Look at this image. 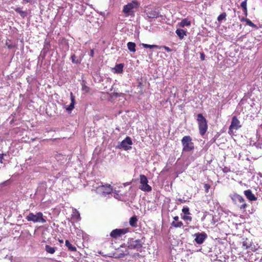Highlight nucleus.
Segmentation results:
<instances>
[{
	"instance_id": "obj_1",
	"label": "nucleus",
	"mask_w": 262,
	"mask_h": 262,
	"mask_svg": "<svg viewBox=\"0 0 262 262\" xmlns=\"http://www.w3.org/2000/svg\"><path fill=\"white\" fill-rule=\"evenodd\" d=\"M140 4L137 0H134L123 7V12L125 16L135 15V10L140 7Z\"/></svg>"
},
{
	"instance_id": "obj_2",
	"label": "nucleus",
	"mask_w": 262,
	"mask_h": 262,
	"mask_svg": "<svg viewBox=\"0 0 262 262\" xmlns=\"http://www.w3.org/2000/svg\"><path fill=\"white\" fill-rule=\"evenodd\" d=\"M196 121L199 126V133L201 136H203L208 129L207 120L202 114H199L197 115Z\"/></svg>"
},
{
	"instance_id": "obj_3",
	"label": "nucleus",
	"mask_w": 262,
	"mask_h": 262,
	"mask_svg": "<svg viewBox=\"0 0 262 262\" xmlns=\"http://www.w3.org/2000/svg\"><path fill=\"white\" fill-rule=\"evenodd\" d=\"M183 151H192L194 150V143L190 136H185L181 140Z\"/></svg>"
},
{
	"instance_id": "obj_4",
	"label": "nucleus",
	"mask_w": 262,
	"mask_h": 262,
	"mask_svg": "<svg viewBox=\"0 0 262 262\" xmlns=\"http://www.w3.org/2000/svg\"><path fill=\"white\" fill-rule=\"evenodd\" d=\"M26 219L28 222H33V223L40 222L45 223L46 222V220L41 212H38L36 214L30 212L26 217Z\"/></svg>"
},
{
	"instance_id": "obj_5",
	"label": "nucleus",
	"mask_w": 262,
	"mask_h": 262,
	"mask_svg": "<svg viewBox=\"0 0 262 262\" xmlns=\"http://www.w3.org/2000/svg\"><path fill=\"white\" fill-rule=\"evenodd\" d=\"M231 198L233 203L241 209L245 210L246 208L247 204L243 196L238 194L235 193L231 195Z\"/></svg>"
},
{
	"instance_id": "obj_6",
	"label": "nucleus",
	"mask_w": 262,
	"mask_h": 262,
	"mask_svg": "<svg viewBox=\"0 0 262 262\" xmlns=\"http://www.w3.org/2000/svg\"><path fill=\"white\" fill-rule=\"evenodd\" d=\"M140 185L139 188L142 191L150 192L152 190L151 187L148 184V181L147 177L143 174L140 175Z\"/></svg>"
},
{
	"instance_id": "obj_7",
	"label": "nucleus",
	"mask_w": 262,
	"mask_h": 262,
	"mask_svg": "<svg viewBox=\"0 0 262 262\" xmlns=\"http://www.w3.org/2000/svg\"><path fill=\"white\" fill-rule=\"evenodd\" d=\"M143 243L141 239H134L130 238L127 242L128 247L130 249H136L139 250L143 247Z\"/></svg>"
},
{
	"instance_id": "obj_8",
	"label": "nucleus",
	"mask_w": 262,
	"mask_h": 262,
	"mask_svg": "<svg viewBox=\"0 0 262 262\" xmlns=\"http://www.w3.org/2000/svg\"><path fill=\"white\" fill-rule=\"evenodd\" d=\"M128 228L116 229L112 231L110 236L113 238H117L121 237L123 235L128 233Z\"/></svg>"
},
{
	"instance_id": "obj_9",
	"label": "nucleus",
	"mask_w": 262,
	"mask_h": 262,
	"mask_svg": "<svg viewBox=\"0 0 262 262\" xmlns=\"http://www.w3.org/2000/svg\"><path fill=\"white\" fill-rule=\"evenodd\" d=\"M133 144V142L129 137H126L118 146L119 148H123L125 150L130 149L132 148L131 145Z\"/></svg>"
},
{
	"instance_id": "obj_10",
	"label": "nucleus",
	"mask_w": 262,
	"mask_h": 262,
	"mask_svg": "<svg viewBox=\"0 0 262 262\" xmlns=\"http://www.w3.org/2000/svg\"><path fill=\"white\" fill-rule=\"evenodd\" d=\"M193 236L195 237L194 241L196 242V243L200 245L203 244L205 240L207 238V235L206 233L202 232L195 233L193 235Z\"/></svg>"
},
{
	"instance_id": "obj_11",
	"label": "nucleus",
	"mask_w": 262,
	"mask_h": 262,
	"mask_svg": "<svg viewBox=\"0 0 262 262\" xmlns=\"http://www.w3.org/2000/svg\"><path fill=\"white\" fill-rule=\"evenodd\" d=\"M230 126H231V128H234L235 130L238 129L241 127L240 121L238 120L236 116H234L232 117Z\"/></svg>"
},
{
	"instance_id": "obj_12",
	"label": "nucleus",
	"mask_w": 262,
	"mask_h": 262,
	"mask_svg": "<svg viewBox=\"0 0 262 262\" xmlns=\"http://www.w3.org/2000/svg\"><path fill=\"white\" fill-rule=\"evenodd\" d=\"M147 16L150 18H156L159 16V13L156 9H151L146 13Z\"/></svg>"
},
{
	"instance_id": "obj_13",
	"label": "nucleus",
	"mask_w": 262,
	"mask_h": 262,
	"mask_svg": "<svg viewBox=\"0 0 262 262\" xmlns=\"http://www.w3.org/2000/svg\"><path fill=\"white\" fill-rule=\"evenodd\" d=\"M244 193L246 198L250 201H255L257 200V198L252 193L251 190L250 189L245 190Z\"/></svg>"
},
{
	"instance_id": "obj_14",
	"label": "nucleus",
	"mask_w": 262,
	"mask_h": 262,
	"mask_svg": "<svg viewBox=\"0 0 262 262\" xmlns=\"http://www.w3.org/2000/svg\"><path fill=\"white\" fill-rule=\"evenodd\" d=\"M70 98L71 103L66 108L68 112H71L73 110V108H74V104L75 103V96H74L72 92L70 93Z\"/></svg>"
},
{
	"instance_id": "obj_15",
	"label": "nucleus",
	"mask_w": 262,
	"mask_h": 262,
	"mask_svg": "<svg viewBox=\"0 0 262 262\" xmlns=\"http://www.w3.org/2000/svg\"><path fill=\"white\" fill-rule=\"evenodd\" d=\"M76 11L80 15H83L85 10L86 7L83 5L76 4Z\"/></svg>"
},
{
	"instance_id": "obj_16",
	"label": "nucleus",
	"mask_w": 262,
	"mask_h": 262,
	"mask_svg": "<svg viewBox=\"0 0 262 262\" xmlns=\"http://www.w3.org/2000/svg\"><path fill=\"white\" fill-rule=\"evenodd\" d=\"M138 219L136 215L131 217L129 221V225L132 227H137Z\"/></svg>"
},
{
	"instance_id": "obj_17",
	"label": "nucleus",
	"mask_w": 262,
	"mask_h": 262,
	"mask_svg": "<svg viewBox=\"0 0 262 262\" xmlns=\"http://www.w3.org/2000/svg\"><path fill=\"white\" fill-rule=\"evenodd\" d=\"M14 10L18 13L19 14L20 16L22 18H25L28 15V13L26 11H23L22 8L20 7H17L15 8H14Z\"/></svg>"
},
{
	"instance_id": "obj_18",
	"label": "nucleus",
	"mask_w": 262,
	"mask_h": 262,
	"mask_svg": "<svg viewBox=\"0 0 262 262\" xmlns=\"http://www.w3.org/2000/svg\"><path fill=\"white\" fill-rule=\"evenodd\" d=\"M14 10L18 13L19 14L20 16L22 18H25L28 15V13L26 11H23L22 8L20 7H17L15 8H14Z\"/></svg>"
},
{
	"instance_id": "obj_19",
	"label": "nucleus",
	"mask_w": 262,
	"mask_h": 262,
	"mask_svg": "<svg viewBox=\"0 0 262 262\" xmlns=\"http://www.w3.org/2000/svg\"><path fill=\"white\" fill-rule=\"evenodd\" d=\"M57 250V248L55 247H51L50 245H46L45 246L46 251L49 254H54Z\"/></svg>"
},
{
	"instance_id": "obj_20",
	"label": "nucleus",
	"mask_w": 262,
	"mask_h": 262,
	"mask_svg": "<svg viewBox=\"0 0 262 262\" xmlns=\"http://www.w3.org/2000/svg\"><path fill=\"white\" fill-rule=\"evenodd\" d=\"M176 34L179 36L180 39H182L184 36L186 35V32L181 29H178L176 31Z\"/></svg>"
},
{
	"instance_id": "obj_21",
	"label": "nucleus",
	"mask_w": 262,
	"mask_h": 262,
	"mask_svg": "<svg viewBox=\"0 0 262 262\" xmlns=\"http://www.w3.org/2000/svg\"><path fill=\"white\" fill-rule=\"evenodd\" d=\"M124 67V64L123 63L117 64L115 66L114 68V70L115 73L120 74L123 72V69Z\"/></svg>"
},
{
	"instance_id": "obj_22",
	"label": "nucleus",
	"mask_w": 262,
	"mask_h": 262,
	"mask_svg": "<svg viewBox=\"0 0 262 262\" xmlns=\"http://www.w3.org/2000/svg\"><path fill=\"white\" fill-rule=\"evenodd\" d=\"M65 245L69 251L74 252L76 251V248L72 245V244L68 240L66 241Z\"/></svg>"
},
{
	"instance_id": "obj_23",
	"label": "nucleus",
	"mask_w": 262,
	"mask_h": 262,
	"mask_svg": "<svg viewBox=\"0 0 262 262\" xmlns=\"http://www.w3.org/2000/svg\"><path fill=\"white\" fill-rule=\"evenodd\" d=\"M136 43L133 42H128L127 44L128 49L132 52H136Z\"/></svg>"
},
{
	"instance_id": "obj_24",
	"label": "nucleus",
	"mask_w": 262,
	"mask_h": 262,
	"mask_svg": "<svg viewBox=\"0 0 262 262\" xmlns=\"http://www.w3.org/2000/svg\"><path fill=\"white\" fill-rule=\"evenodd\" d=\"M101 189L104 190V192L106 193H110L113 190L110 185H102Z\"/></svg>"
},
{
	"instance_id": "obj_25",
	"label": "nucleus",
	"mask_w": 262,
	"mask_h": 262,
	"mask_svg": "<svg viewBox=\"0 0 262 262\" xmlns=\"http://www.w3.org/2000/svg\"><path fill=\"white\" fill-rule=\"evenodd\" d=\"M241 21H244L246 23V24L253 27V28H256V25L254 24L250 19L248 18H246L245 17H242L241 19Z\"/></svg>"
},
{
	"instance_id": "obj_26",
	"label": "nucleus",
	"mask_w": 262,
	"mask_h": 262,
	"mask_svg": "<svg viewBox=\"0 0 262 262\" xmlns=\"http://www.w3.org/2000/svg\"><path fill=\"white\" fill-rule=\"evenodd\" d=\"M191 24L190 21L188 19H183L180 23V26L181 27H184L185 26H189Z\"/></svg>"
},
{
	"instance_id": "obj_27",
	"label": "nucleus",
	"mask_w": 262,
	"mask_h": 262,
	"mask_svg": "<svg viewBox=\"0 0 262 262\" xmlns=\"http://www.w3.org/2000/svg\"><path fill=\"white\" fill-rule=\"evenodd\" d=\"M251 246V243L250 242L248 241L247 239H246L245 241H244L242 243V248L244 249H248Z\"/></svg>"
},
{
	"instance_id": "obj_28",
	"label": "nucleus",
	"mask_w": 262,
	"mask_h": 262,
	"mask_svg": "<svg viewBox=\"0 0 262 262\" xmlns=\"http://www.w3.org/2000/svg\"><path fill=\"white\" fill-rule=\"evenodd\" d=\"M171 225L176 228H180L183 226V224L181 221H173L171 223Z\"/></svg>"
},
{
	"instance_id": "obj_29",
	"label": "nucleus",
	"mask_w": 262,
	"mask_h": 262,
	"mask_svg": "<svg viewBox=\"0 0 262 262\" xmlns=\"http://www.w3.org/2000/svg\"><path fill=\"white\" fill-rule=\"evenodd\" d=\"M142 46L144 48H150V49L157 48V49H160L159 46H157V45H148V44H146V43H142Z\"/></svg>"
},
{
	"instance_id": "obj_30",
	"label": "nucleus",
	"mask_w": 262,
	"mask_h": 262,
	"mask_svg": "<svg viewBox=\"0 0 262 262\" xmlns=\"http://www.w3.org/2000/svg\"><path fill=\"white\" fill-rule=\"evenodd\" d=\"M226 13H222L221 14H220L218 17H217V20L219 21V22H221L223 20H226Z\"/></svg>"
},
{
	"instance_id": "obj_31",
	"label": "nucleus",
	"mask_w": 262,
	"mask_h": 262,
	"mask_svg": "<svg viewBox=\"0 0 262 262\" xmlns=\"http://www.w3.org/2000/svg\"><path fill=\"white\" fill-rule=\"evenodd\" d=\"M71 60L73 63H79L80 61L77 59L76 56L75 54H73L71 56Z\"/></svg>"
},
{
	"instance_id": "obj_32",
	"label": "nucleus",
	"mask_w": 262,
	"mask_h": 262,
	"mask_svg": "<svg viewBox=\"0 0 262 262\" xmlns=\"http://www.w3.org/2000/svg\"><path fill=\"white\" fill-rule=\"evenodd\" d=\"M182 212L185 215L190 214L189 209L188 207H183L182 209Z\"/></svg>"
},
{
	"instance_id": "obj_33",
	"label": "nucleus",
	"mask_w": 262,
	"mask_h": 262,
	"mask_svg": "<svg viewBox=\"0 0 262 262\" xmlns=\"http://www.w3.org/2000/svg\"><path fill=\"white\" fill-rule=\"evenodd\" d=\"M247 0H244L241 4V7L242 8L243 10L247 9Z\"/></svg>"
},
{
	"instance_id": "obj_34",
	"label": "nucleus",
	"mask_w": 262,
	"mask_h": 262,
	"mask_svg": "<svg viewBox=\"0 0 262 262\" xmlns=\"http://www.w3.org/2000/svg\"><path fill=\"white\" fill-rule=\"evenodd\" d=\"M128 254V252L127 250H125V252H121L118 254V257H123L125 255H126Z\"/></svg>"
},
{
	"instance_id": "obj_35",
	"label": "nucleus",
	"mask_w": 262,
	"mask_h": 262,
	"mask_svg": "<svg viewBox=\"0 0 262 262\" xmlns=\"http://www.w3.org/2000/svg\"><path fill=\"white\" fill-rule=\"evenodd\" d=\"M3 157H4V154H0V168L4 167V164H3Z\"/></svg>"
},
{
	"instance_id": "obj_36",
	"label": "nucleus",
	"mask_w": 262,
	"mask_h": 262,
	"mask_svg": "<svg viewBox=\"0 0 262 262\" xmlns=\"http://www.w3.org/2000/svg\"><path fill=\"white\" fill-rule=\"evenodd\" d=\"M182 219H183L184 220H185V221H191V220H192V217H191V216H189V215H184L182 217Z\"/></svg>"
},
{
	"instance_id": "obj_37",
	"label": "nucleus",
	"mask_w": 262,
	"mask_h": 262,
	"mask_svg": "<svg viewBox=\"0 0 262 262\" xmlns=\"http://www.w3.org/2000/svg\"><path fill=\"white\" fill-rule=\"evenodd\" d=\"M159 47L160 48V49L161 48L164 49V50L168 52H170L172 51V50L170 48H169L168 47H167V46H162V47Z\"/></svg>"
},
{
	"instance_id": "obj_38",
	"label": "nucleus",
	"mask_w": 262,
	"mask_h": 262,
	"mask_svg": "<svg viewBox=\"0 0 262 262\" xmlns=\"http://www.w3.org/2000/svg\"><path fill=\"white\" fill-rule=\"evenodd\" d=\"M205 190L206 192L208 191V190L209 189L210 186L208 184H205L204 186Z\"/></svg>"
},
{
	"instance_id": "obj_39",
	"label": "nucleus",
	"mask_w": 262,
	"mask_h": 262,
	"mask_svg": "<svg viewBox=\"0 0 262 262\" xmlns=\"http://www.w3.org/2000/svg\"><path fill=\"white\" fill-rule=\"evenodd\" d=\"M234 129V128H231V126H229L228 133L229 135H231L233 134V130Z\"/></svg>"
},
{
	"instance_id": "obj_40",
	"label": "nucleus",
	"mask_w": 262,
	"mask_h": 262,
	"mask_svg": "<svg viewBox=\"0 0 262 262\" xmlns=\"http://www.w3.org/2000/svg\"><path fill=\"white\" fill-rule=\"evenodd\" d=\"M200 58H201V60L203 61L205 60V55L204 54V53H201V56H200Z\"/></svg>"
},
{
	"instance_id": "obj_41",
	"label": "nucleus",
	"mask_w": 262,
	"mask_h": 262,
	"mask_svg": "<svg viewBox=\"0 0 262 262\" xmlns=\"http://www.w3.org/2000/svg\"><path fill=\"white\" fill-rule=\"evenodd\" d=\"M83 90L85 91V92H88L89 91V88L84 85L83 86Z\"/></svg>"
},
{
	"instance_id": "obj_42",
	"label": "nucleus",
	"mask_w": 262,
	"mask_h": 262,
	"mask_svg": "<svg viewBox=\"0 0 262 262\" xmlns=\"http://www.w3.org/2000/svg\"><path fill=\"white\" fill-rule=\"evenodd\" d=\"M25 3H32L34 0H23Z\"/></svg>"
},
{
	"instance_id": "obj_43",
	"label": "nucleus",
	"mask_w": 262,
	"mask_h": 262,
	"mask_svg": "<svg viewBox=\"0 0 262 262\" xmlns=\"http://www.w3.org/2000/svg\"><path fill=\"white\" fill-rule=\"evenodd\" d=\"M243 11L244 15L245 16H247V15H248V11H247V9L243 10Z\"/></svg>"
},
{
	"instance_id": "obj_44",
	"label": "nucleus",
	"mask_w": 262,
	"mask_h": 262,
	"mask_svg": "<svg viewBox=\"0 0 262 262\" xmlns=\"http://www.w3.org/2000/svg\"><path fill=\"white\" fill-rule=\"evenodd\" d=\"M178 200L181 203H185V200H184V199H181V198H179L178 199Z\"/></svg>"
},
{
	"instance_id": "obj_45",
	"label": "nucleus",
	"mask_w": 262,
	"mask_h": 262,
	"mask_svg": "<svg viewBox=\"0 0 262 262\" xmlns=\"http://www.w3.org/2000/svg\"><path fill=\"white\" fill-rule=\"evenodd\" d=\"M75 217L77 219H79L80 218V214H79V213L78 212H77L76 214H75Z\"/></svg>"
},
{
	"instance_id": "obj_46",
	"label": "nucleus",
	"mask_w": 262,
	"mask_h": 262,
	"mask_svg": "<svg viewBox=\"0 0 262 262\" xmlns=\"http://www.w3.org/2000/svg\"><path fill=\"white\" fill-rule=\"evenodd\" d=\"M94 50H91V52H90V56L91 57H93L94 56Z\"/></svg>"
},
{
	"instance_id": "obj_47",
	"label": "nucleus",
	"mask_w": 262,
	"mask_h": 262,
	"mask_svg": "<svg viewBox=\"0 0 262 262\" xmlns=\"http://www.w3.org/2000/svg\"><path fill=\"white\" fill-rule=\"evenodd\" d=\"M173 219L175 221H178L179 220V217L178 216H176L173 217Z\"/></svg>"
},
{
	"instance_id": "obj_48",
	"label": "nucleus",
	"mask_w": 262,
	"mask_h": 262,
	"mask_svg": "<svg viewBox=\"0 0 262 262\" xmlns=\"http://www.w3.org/2000/svg\"><path fill=\"white\" fill-rule=\"evenodd\" d=\"M60 243H62V242H63V241H60Z\"/></svg>"
}]
</instances>
